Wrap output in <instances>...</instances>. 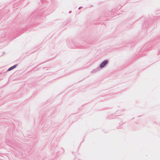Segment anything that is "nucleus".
Returning <instances> with one entry per match:
<instances>
[{
	"label": "nucleus",
	"mask_w": 160,
	"mask_h": 160,
	"mask_svg": "<svg viewBox=\"0 0 160 160\" xmlns=\"http://www.w3.org/2000/svg\"><path fill=\"white\" fill-rule=\"evenodd\" d=\"M82 7H80L78 8V9L79 10V9H81V8Z\"/></svg>",
	"instance_id": "1a4fd4ad"
},
{
	"label": "nucleus",
	"mask_w": 160,
	"mask_h": 160,
	"mask_svg": "<svg viewBox=\"0 0 160 160\" xmlns=\"http://www.w3.org/2000/svg\"><path fill=\"white\" fill-rule=\"evenodd\" d=\"M51 123L50 121L48 122L46 121L44 122L41 125L42 127L46 128L48 127Z\"/></svg>",
	"instance_id": "20e7f679"
},
{
	"label": "nucleus",
	"mask_w": 160,
	"mask_h": 160,
	"mask_svg": "<svg viewBox=\"0 0 160 160\" xmlns=\"http://www.w3.org/2000/svg\"><path fill=\"white\" fill-rule=\"evenodd\" d=\"M18 65V64H15L13 66L9 68L7 70V72L10 71L15 68Z\"/></svg>",
	"instance_id": "423d86ee"
},
{
	"label": "nucleus",
	"mask_w": 160,
	"mask_h": 160,
	"mask_svg": "<svg viewBox=\"0 0 160 160\" xmlns=\"http://www.w3.org/2000/svg\"><path fill=\"white\" fill-rule=\"evenodd\" d=\"M81 80H80V81H78V82H81Z\"/></svg>",
	"instance_id": "f8f14e48"
},
{
	"label": "nucleus",
	"mask_w": 160,
	"mask_h": 160,
	"mask_svg": "<svg viewBox=\"0 0 160 160\" xmlns=\"http://www.w3.org/2000/svg\"><path fill=\"white\" fill-rule=\"evenodd\" d=\"M81 80H80V81H78V82H81Z\"/></svg>",
	"instance_id": "ddd939ff"
},
{
	"label": "nucleus",
	"mask_w": 160,
	"mask_h": 160,
	"mask_svg": "<svg viewBox=\"0 0 160 160\" xmlns=\"http://www.w3.org/2000/svg\"><path fill=\"white\" fill-rule=\"evenodd\" d=\"M81 80H80V81H78V82H81Z\"/></svg>",
	"instance_id": "4468645a"
},
{
	"label": "nucleus",
	"mask_w": 160,
	"mask_h": 160,
	"mask_svg": "<svg viewBox=\"0 0 160 160\" xmlns=\"http://www.w3.org/2000/svg\"><path fill=\"white\" fill-rule=\"evenodd\" d=\"M81 80H80V81H78V82H81Z\"/></svg>",
	"instance_id": "9b49d317"
},
{
	"label": "nucleus",
	"mask_w": 160,
	"mask_h": 160,
	"mask_svg": "<svg viewBox=\"0 0 160 160\" xmlns=\"http://www.w3.org/2000/svg\"><path fill=\"white\" fill-rule=\"evenodd\" d=\"M46 14V12L43 10L39 12L35 11L28 16L25 23L27 26L30 25L32 26L36 23H40L43 21L42 20L44 19Z\"/></svg>",
	"instance_id": "f257e3e1"
},
{
	"label": "nucleus",
	"mask_w": 160,
	"mask_h": 160,
	"mask_svg": "<svg viewBox=\"0 0 160 160\" xmlns=\"http://www.w3.org/2000/svg\"><path fill=\"white\" fill-rule=\"evenodd\" d=\"M18 22H12L11 26L12 27L10 28L8 31H7L4 32L1 36V38H2L4 37L8 38L11 36L16 32H18V31H19V29L18 28L20 26V24Z\"/></svg>",
	"instance_id": "f03ea898"
},
{
	"label": "nucleus",
	"mask_w": 160,
	"mask_h": 160,
	"mask_svg": "<svg viewBox=\"0 0 160 160\" xmlns=\"http://www.w3.org/2000/svg\"><path fill=\"white\" fill-rule=\"evenodd\" d=\"M152 43H150L148 44L147 45V44H146L145 45V46H144V47L145 48V46H146V48L148 50H149L151 49V47H152Z\"/></svg>",
	"instance_id": "0eeeda50"
},
{
	"label": "nucleus",
	"mask_w": 160,
	"mask_h": 160,
	"mask_svg": "<svg viewBox=\"0 0 160 160\" xmlns=\"http://www.w3.org/2000/svg\"><path fill=\"white\" fill-rule=\"evenodd\" d=\"M108 60L107 59H106L103 61L100 64L99 68H103L108 63Z\"/></svg>",
	"instance_id": "7ed1b4c3"
},
{
	"label": "nucleus",
	"mask_w": 160,
	"mask_h": 160,
	"mask_svg": "<svg viewBox=\"0 0 160 160\" xmlns=\"http://www.w3.org/2000/svg\"><path fill=\"white\" fill-rule=\"evenodd\" d=\"M71 11H70L69 12V13H71Z\"/></svg>",
	"instance_id": "9d476101"
},
{
	"label": "nucleus",
	"mask_w": 160,
	"mask_h": 160,
	"mask_svg": "<svg viewBox=\"0 0 160 160\" xmlns=\"http://www.w3.org/2000/svg\"><path fill=\"white\" fill-rule=\"evenodd\" d=\"M99 69V68H97L95 69L92 70L91 71V73H94L97 72H98Z\"/></svg>",
	"instance_id": "6e6552de"
},
{
	"label": "nucleus",
	"mask_w": 160,
	"mask_h": 160,
	"mask_svg": "<svg viewBox=\"0 0 160 160\" xmlns=\"http://www.w3.org/2000/svg\"><path fill=\"white\" fill-rule=\"evenodd\" d=\"M68 45L69 47L72 48L78 47V45L73 41H71L70 43V45L68 44Z\"/></svg>",
	"instance_id": "39448f33"
}]
</instances>
